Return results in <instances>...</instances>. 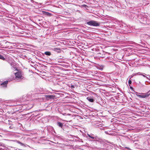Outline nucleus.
I'll list each match as a JSON object with an SVG mask.
<instances>
[{
  "mask_svg": "<svg viewBox=\"0 0 150 150\" xmlns=\"http://www.w3.org/2000/svg\"><path fill=\"white\" fill-rule=\"evenodd\" d=\"M128 83L129 84H131L132 83V81L129 80L128 81Z\"/></svg>",
  "mask_w": 150,
  "mask_h": 150,
  "instance_id": "nucleus-14",
  "label": "nucleus"
},
{
  "mask_svg": "<svg viewBox=\"0 0 150 150\" xmlns=\"http://www.w3.org/2000/svg\"><path fill=\"white\" fill-rule=\"evenodd\" d=\"M125 148H126V149H129V150H130V149L129 148H128V147H125Z\"/></svg>",
  "mask_w": 150,
  "mask_h": 150,
  "instance_id": "nucleus-16",
  "label": "nucleus"
},
{
  "mask_svg": "<svg viewBox=\"0 0 150 150\" xmlns=\"http://www.w3.org/2000/svg\"><path fill=\"white\" fill-rule=\"evenodd\" d=\"M47 100H49V99H54V96L53 95H46L45 96Z\"/></svg>",
  "mask_w": 150,
  "mask_h": 150,
  "instance_id": "nucleus-5",
  "label": "nucleus"
},
{
  "mask_svg": "<svg viewBox=\"0 0 150 150\" xmlns=\"http://www.w3.org/2000/svg\"><path fill=\"white\" fill-rule=\"evenodd\" d=\"M9 128L10 129H15V127L13 124H12L9 127Z\"/></svg>",
  "mask_w": 150,
  "mask_h": 150,
  "instance_id": "nucleus-10",
  "label": "nucleus"
},
{
  "mask_svg": "<svg viewBox=\"0 0 150 150\" xmlns=\"http://www.w3.org/2000/svg\"><path fill=\"white\" fill-rule=\"evenodd\" d=\"M132 88V87H130V88Z\"/></svg>",
  "mask_w": 150,
  "mask_h": 150,
  "instance_id": "nucleus-17",
  "label": "nucleus"
},
{
  "mask_svg": "<svg viewBox=\"0 0 150 150\" xmlns=\"http://www.w3.org/2000/svg\"><path fill=\"white\" fill-rule=\"evenodd\" d=\"M138 93L136 92L135 94L136 95L141 98H146L149 97L150 96V90L149 91L145 93H142V94L143 95H138Z\"/></svg>",
  "mask_w": 150,
  "mask_h": 150,
  "instance_id": "nucleus-1",
  "label": "nucleus"
},
{
  "mask_svg": "<svg viewBox=\"0 0 150 150\" xmlns=\"http://www.w3.org/2000/svg\"><path fill=\"white\" fill-rule=\"evenodd\" d=\"M0 59L4 60L5 59V58L4 57L1 55L0 54Z\"/></svg>",
  "mask_w": 150,
  "mask_h": 150,
  "instance_id": "nucleus-11",
  "label": "nucleus"
},
{
  "mask_svg": "<svg viewBox=\"0 0 150 150\" xmlns=\"http://www.w3.org/2000/svg\"><path fill=\"white\" fill-rule=\"evenodd\" d=\"M57 125L60 127L62 128L63 126V124L61 122H57Z\"/></svg>",
  "mask_w": 150,
  "mask_h": 150,
  "instance_id": "nucleus-7",
  "label": "nucleus"
},
{
  "mask_svg": "<svg viewBox=\"0 0 150 150\" xmlns=\"http://www.w3.org/2000/svg\"><path fill=\"white\" fill-rule=\"evenodd\" d=\"M70 87L71 88L73 89V88H74L75 87L74 86L72 85Z\"/></svg>",
  "mask_w": 150,
  "mask_h": 150,
  "instance_id": "nucleus-15",
  "label": "nucleus"
},
{
  "mask_svg": "<svg viewBox=\"0 0 150 150\" xmlns=\"http://www.w3.org/2000/svg\"><path fill=\"white\" fill-rule=\"evenodd\" d=\"M88 136L89 137H90V138H92V139H94L95 138L94 137H92V136H91L90 135L88 134Z\"/></svg>",
  "mask_w": 150,
  "mask_h": 150,
  "instance_id": "nucleus-12",
  "label": "nucleus"
},
{
  "mask_svg": "<svg viewBox=\"0 0 150 150\" xmlns=\"http://www.w3.org/2000/svg\"><path fill=\"white\" fill-rule=\"evenodd\" d=\"M17 143H19V144H20L22 146H23L24 145V144H23L22 143H21V142H20L19 141H18L17 142Z\"/></svg>",
  "mask_w": 150,
  "mask_h": 150,
  "instance_id": "nucleus-13",
  "label": "nucleus"
},
{
  "mask_svg": "<svg viewBox=\"0 0 150 150\" xmlns=\"http://www.w3.org/2000/svg\"><path fill=\"white\" fill-rule=\"evenodd\" d=\"M16 70L18 72L15 73L16 79H23L24 77L22 75V72L21 71H19L18 69H16Z\"/></svg>",
  "mask_w": 150,
  "mask_h": 150,
  "instance_id": "nucleus-2",
  "label": "nucleus"
},
{
  "mask_svg": "<svg viewBox=\"0 0 150 150\" xmlns=\"http://www.w3.org/2000/svg\"><path fill=\"white\" fill-rule=\"evenodd\" d=\"M53 50L54 51L57 52L58 53H60L61 52V50L59 48H54V49Z\"/></svg>",
  "mask_w": 150,
  "mask_h": 150,
  "instance_id": "nucleus-6",
  "label": "nucleus"
},
{
  "mask_svg": "<svg viewBox=\"0 0 150 150\" xmlns=\"http://www.w3.org/2000/svg\"><path fill=\"white\" fill-rule=\"evenodd\" d=\"M87 99L90 102H93L94 101V100L92 98H87Z\"/></svg>",
  "mask_w": 150,
  "mask_h": 150,
  "instance_id": "nucleus-9",
  "label": "nucleus"
},
{
  "mask_svg": "<svg viewBox=\"0 0 150 150\" xmlns=\"http://www.w3.org/2000/svg\"><path fill=\"white\" fill-rule=\"evenodd\" d=\"M8 81H6L1 83L0 84V85L3 87H6L8 83Z\"/></svg>",
  "mask_w": 150,
  "mask_h": 150,
  "instance_id": "nucleus-4",
  "label": "nucleus"
},
{
  "mask_svg": "<svg viewBox=\"0 0 150 150\" xmlns=\"http://www.w3.org/2000/svg\"><path fill=\"white\" fill-rule=\"evenodd\" d=\"M45 54L47 55L50 56L51 55V53L50 52L47 51L45 52Z\"/></svg>",
  "mask_w": 150,
  "mask_h": 150,
  "instance_id": "nucleus-8",
  "label": "nucleus"
},
{
  "mask_svg": "<svg viewBox=\"0 0 150 150\" xmlns=\"http://www.w3.org/2000/svg\"><path fill=\"white\" fill-rule=\"evenodd\" d=\"M87 24L89 25L95 26H98L100 25V24L98 22L94 21L88 22Z\"/></svg>",
  "mask_w": 150,
  "mask_h": 150,
  "instance_id": "nucleus-3",
  "label": "nucleus"
}]
</instances>
